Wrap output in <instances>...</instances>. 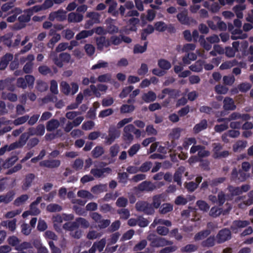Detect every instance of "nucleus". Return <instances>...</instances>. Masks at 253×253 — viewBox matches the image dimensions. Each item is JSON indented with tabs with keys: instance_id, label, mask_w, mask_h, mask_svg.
<instances>
[{
	"instance_id": "nucleus-11",
	"label": "nucleus",
	"mask_w": 253,
	"mask_h": 253,
	"mask_svg": "<svg viewBox=\"0 0 253 253\" xmlns=\"http://www.w3.org/2000/svg\"><path fill=\"white\" fill-rule=\"evenodd\" d=\"M35 175L34 173H28L26 175L25 179L23 181L21 188L23 190H27L32 185L33 180L35 178Z\"/></svg>"
},
{
	"instance_id": "nucleus-8",
	"label": "nucleus",
	"mask_w": 253,
	"mask_h": 253,
	"mask_svg": "<svg viewBox=\"0 0 253 253\" xmlns=\"http://www.w3.org/2000/svg\"><path fill=\"white\" fill-rule=\"evenodd\" d=\"M97 48L100 51H102L104 47H108L110 45L109 40L106 39L104 36L97 37L95 39Z\"/></svg>"
},
{
	"instance_id": "nucleus-10",
	"label": "nucleus",
	"mask_w": 253,
	"mask_h": 253,
	"mask_svg": "<svg viewBox=\"0 0 253 253\" xmlns=\"http://www.w3.org/2000/svg\"><path fill=\"white\" fill-rule=\"evenodd\" d=\"M29 138L28 135L24 132L20 135L18 141L14 142L11 144L14 149L21 148L26 144Z\"/></svg>"
},
{
	"instance_id": "nucleus-41",
	"label": "nucleus",
	"mask_w": 253,
	"mask_h": 253,
	"mask_svg": "<svg viewBox=\"0 0 253 253\" xmlns=\"http://www.w3.org/2000/svg\"><path fill=\"white\" fill-rule=\"evenodd\" d=\"M76 222L78 225V228L80 226L84 228H87L90 226V223L86 219L83 217L77 218Z\"/></svg>"
},
{
	"instance_id": "nucleus-38",
	"label": "nucleus",
	"mask_w": 253,
	"mask_h": 253,
	"mask_svg": "<svg viewBox=\"0 0 253 253\" xmlns=\"http://www.w3.org/2000/svg\"><path fill=\"white\" fill-rule=\"evenodd\" d=\"M246 6L244 4H239L236 5L233 8V11L236 13V16L239 18H242L243 14L242 11L245 9Z\"/></svg>"
},
{
	"instance_id": "nucleus-22",
	"label": "nucleus",
	"mask_w": 253,
	"mask_h": 253,
	"mask_svg": "<svg viewBox=\"0 0 253 253\" xmlns=\"http://www.w3.org/2000/svg\"><path fill=\"white\" fill-rule=\"evenodd\" d=\"M32 13L28 9L24 10L23 13L18 17V20L20 23H27L30 21Z\"/></svg>"
},
{
	"instance_id": "nucleus-36",
	"label": "nucleus",
	"mask_w": 253,
	"mask_h": 253,
	"mask_svg": "<svg viewBox=\"0 0 253 253\" xmlns=\"http://www.w3.org/2000/svg\"><path fill=\"white\" fill-rule=\"evenodd\" d=\"M93 32L90 30H83L76 36V40H81L92 36Z\"/></svg>"
},
{
	"instance_id": "nucleus-31",
	"label": "nucleus",
	"mask_w": 253,
	"mask_h": 253,
	"mask_svg": "<svg viewBox=\"0 0 253 253\" xmlns=\"http://www.w3.org/2000/svg\"><path fill=\"white\" fill-rule=\"evenodd\" d=\"M48 84L45 82L41 80H38L36 82V89L40 92H43L47 90Z\"/></svg>"
},
{
	"instance_id": "nucleus-62",
	"label": "nucleus",
	"mask_w": 253,
	"mask_h": 253,
	"mask_svg": "<svg viewBox=\"0 0 253 253\" xmlns=\"http://www.w3.org/2000/svg\"><path fill=\"white\" fill-rule=\"evenodd\" d=\"M135 109V107L132 105H123L121 108L120 111L122 113H129L133 112Z\"/></svg>"
},
{
	"instance_id": "nucleus-54",
	"label": "nucleus",
	"mask_w": 253,
	"mask_h": 253,
	"mask_svg": "<svg viewBox=\"0 0 253 253\" xmlns=\"http://www.w3.org/2000/svg\"><path fill=\"white\" fill-rule=\"evenodd\" d=\"M84 49L86 52V54L89 56H92L95 51V47L91 44L87 43L85 44L84 46Z\"/></svg>"
},
{
	"instance_id": "nucleus-64",
	"label": "nucleus",
	"mask_w": 253,
	"mask_h": 253,
	"mask_svg": "<svg viewBox=\"0 0 253 253\" xmlns=\"http://www.w3.org/2000/svg\"><path fill=\"white\" fill-rule=\"evenodd\" d=\"M140 148V145L139 144H135L132 145L128 150V155L132 157L135 155Z\"/></svg>"
},
{
	"instance_id": "nucleus-20",
	"label": "nucleus",
	"mask_w": 253,
	"mask_h": 253,
	"mask_svg": "<svg viewBox=\"0 0 253 253\" xmlns=\"http://www.w3.org/2000/svg\"><path fill=\"white\" fill-rule=\"evenodd\" d=\"M208 123L206 120L203 119L198 124H196L193 127V130L194 133H198L202 130L207 128Z\"/></svg>"
},
{
	"instance_id": "nucleus-4",
	"label": "nucleus",
	"mask_w": 253,
	"mask_h": 253,
	"mask_svg": "<svg viewBox=\"0 0 253 253\" xmlns=\"http://www.w3.org/2000/svg\"><path fill=\"white\" fill-rule=\"evenodd\" d=\"M121 135L120 131L118 130L115 126H111L108 129V135L104 138L105 143L107 145H111L115 139L118 138Z\"/></svg>"
},
{
	"instance_id": "nucleus-47",
	"label": "nucleus",
	"mask_w": 253,
	"mask_h": 253,
	"mask_svg": "<svg viewBox=\"0 0 253 253\" xmlns=\"http://www.w3.org/2000/svg\"><path fill=\"white\" fill-rule=\"evenodd\" d=\"M62 92L65 95L70 94V86L68 83L65 81H62L60 84Z\"/></svg>"
},
{
	"instance_id": "nucleus-30",
	"label": "nucleus",
	"mask_w": 253,
	"mask_h": 253,
	"mask_svg": "<svg viewBox=\"0 0 253 253\" xmlns=\"http://www.w3.org/2000/svg\"><path fill=\"white\" fill-rule=\"evenodd\" d=\"M163 94L169 95V97L175 98L179 96V91L176 89L166 88L162 91Z\"/></svg>"
},
{
	"instance_id": "nucleus-6",
	"label": "nucleus",
	"mask_w": 253,
	"mask_h": 253,
	"mask_svg": "<svg viewBox=\"0 0 253 253\" xmlns=\"http://www.w3.org/2000/svg\"><path fill=\"white\" fill-rule=\"evenodd\" d=\"M250 224L248 220H234L231 225L230 229L233 232L237 233L239 228H243Z\"/></svg>"
},
{
	"instance_id": "nucleus-9",
	"label": "nucleus",
	"mask_w": 253,
	"mask_h": 253,
	"mask_svg": "<svg viewBox=\"0 0 253 253\" xmlns=\"http://www.w3.org/2000/svg\"><path fill=\"white\" fill-rule=\"evenodd\" d=\"M13 59V55L10 53H7L2 56L0 60V70H4Z\"/></svg>"
},
{
	"instance_id": "nucleus-60",
	"label": "nucleus",
	"mask_w": 253,
	"mask_h": 253,
	"mask_svg": "<svg viewBox=\"0 0 253 253\" xmlns=\"http://www.w3.org/2000/svg\"><path fill=\"white\" fill-rule=\"evenodd\" d=\"M252 87V85L247 82H244L238 85V88L242 92H246L249 90Z\"/></svg>"
},
{
	"instance_id": "nucleus-29",
	"label": "nucleus",
	"mask_w": 253,
	"mask_h": 253,
	"mask_svg": "<svg viewBox=\"0 0 253 253\" xmlns=\"http://www.w3.org/2000/svg\"><path fill=\"white\" fill-rule=\"evenodd\" d=\"M13 34L12 33H7L4 36L0 37V41L2 42L5 45L9 47H11L12 46V41L11 39L13 37Z\"/></svg>"
},
{
	"instance_id": "nucleus-16",
	"label": "nucleus",
	"mask_w": 253,
	"mask_h": 253,
	"mask_svg": "<svg viewBox=\"0 0 253 253\" xmlns=\"http://www.w3.org/2000/svg\"><path fill=\"white\" fill-rule=\"evenodd\" d=\"M60 125V122L58 120L54 119H51L46 123V130L47 131H53L57 129Z\"/></svg>"
},
{
	"instance_id": "nucleus-63",
	"label": "nucleus",
	"mask_w": 253,
	"mask_h": 253,
	"mask_svg": "<svg viewBox=\"0 0 253 253\" xmlns=\"http://www.w3.org/2000/svg\"><path fill=\"white\" fill-rule=\"evenodd\" d=\"M44 237L46 240L50 241H57L58 236L52 231L47 230L44 232Z\"/></svg>"
},
{
	"instance_id": "nucleus-52",
	"label": "nucleus",
	"mask_w": 253,
	"mask_h": 253,
	"mask_svg": "<svg viewBox=\"0 0 253 253\" xmlns=\"http://www.w3.org/2000/svg\"><path fill=\"white\" fill-rule=\"evenodd\" d=\"M61 39V36L59 34H55L47 43V46L50 48H53L54 44L57 42Z\"/></svg>"
},
{
	"instance_id": "nucleus-53",
	"label": "nucleus",
	"mask_w": 253,
	"mask_h": 253,
	"mask_svg": "<svg viewBox=\"0 0 253 253\" xmlns=\"http://www.w3.org/2000/svg\"><path fill=\"white\" fill-rule=\"evenodd\" d=\"M241 169L244 171L249 172V171L252 169V171L253 173V161L250 163L249 162H244L241 164Z\"/></svg>"
},
{
	"instance_id": "nucleus-5",
	"label": "nucleus",
	"mask_w": 253,
	"mask_h": 253,
	"mask_svg": "<svg viewBox=\"0 0 253 253\" xmlns=\"http://www.w3.org/2000/svg\"><path fill=\"white\" fill-rule=\"evenodd\" d=\"M231 238V231L228 228L220 230L216 235L215 240L218 244L223 243Z\"/></svg>"
},
{
	"instance_id": "nucleus-57",
	"label": "nucleus",
	"mask_w": 253,
	"mask_h": 253,
	"mask_svg": "<svg viewBox=\"0 0 253 253\" xmlns=\"http://www.w3.org/2000/svg\"><path fill=\"white\" fill-rule=\"evenodd\" d=\"M106 243L105 238H102L98 242H96L93 243V246L97 249V250L101 252L103 251Z\"/></svg>"
},
{
	"instance_id": "nucleus-58",
	"label": "nucleus",
	"mask_w": 253,
	"mask_h": 253,
	"mask_svg": "<svg viewBox=\"0 0 253 253\" xmlns=\"http://www.w3.org/2000/svg\"><path fill=\"white\" fill-rule=\"evenodd\" d=\"M117 3L113 2L109 7L108 12L110 13L112 16L118 17L119 15V11L116 10Z\"/></svg>"
},
{
	"instance_id": "nucleus-33",
	"label": "nucleus",
	"mask_w": 253,
	"mask_h": 253,
	"mask_svg": "<svg viewBox=\"0 0 253 253\" xmlns=\"http://www.w3.org/2000/svg\"><path fill=\"white\" fill-rule=\"evenodd\" d=\"M173 210V205L169 203L163 204L160 207L159 212L162 214H165Z\"/></svg>"
},
{
	"instance_id": "nucleus-7",
	"label": "nucleus",
	"mask_w": 253,
	"mask_h": 253,
	"mask_svg": "<svg viewBox=\"0 0 253 253\" xmlns=\"http://www.w3.org/2000/svg\"><path fill=\"white\" fill-rule=\"evenodd\" d=\"M66 11L62 9H59L56 11L51 12L49 15V19L54 21L56 19L58 21H63L66 18Z\"/></svg>"
},
{
	"instance_id": "nucleus-45",
	"label": "nucleus",
	"mask_w": 253,
	"mask_h": 253,
	"mask_svg": "<svg viewBox=\"0 0 253 253\" xmlns=\"http://www.w3.org/2000/svg\"><path fill=\"white\" fill-rule=\"evenodd\" d=\"M62 210V207L57 204H50L46 207V210L50 212H58Z\"/></svg>"
},
{
	"instance_id": "nucleus-27",
	"label": "nucleus",
	"mask_w": 253,
	"mask_h": 253,
	"mask_svg": "<svg viewBox=\"0 0 253 253\" xmlns=\"http://www.w3.org/2000/svg\"><path fill=\"white\" fill-rule=\"evenodd\" d=\"M107 190V186L106 184H99L92 187L91 189V192L94 194L98 195Z\"/></svg>"
},
{
	"instance_id": "nucleus-37",
	"label": "nucleus",
	"mask_w": 253,
	"mask_h": 253,
	"mask_svg": "<svg viewBox=\"0 0 253 253\" xmlns=\"http://www.w3.org/2000/svg\"><path fill=\"white\" fill-rule=\"evenodd\" d=\"M104 153V149L101 146H96L91 151L92 156L94 158H97Z\"/></svg>"
},
{
	"instance_id": "nucleus-49",
	"label": "nucleus",
	"mask_w": 253,
	"mask_h": 253,
	"mask_svg": "<svg viewBox=\"0 0 253 253\" xmlns=\"http://www.w3.org/2000/svg\"><path fill=\"white\" fill-rule=\"evenodd\" d=\"M182 130V129L180 127L174 128L171 130L169 135L171 138L173 139H178L180 136Z\"/></svg>"
},
{
	"instance_id": "nucleus-39",
	"label": "nucleus",
	"mask_w": 253,
	"mask_h": 253,
	"mask_svg": "<svg viewBox=\"0 0 253 253\" xmlns=\"http://www.w3.org/2000/svg\"><path fill=\"white\" fill-rule=\"evenodd\" d=\"M113 20L111 18H108L106 20L107 24H109L107 26V32L110 34L117 33L119 31L118 28L115 25L112 24V21Z\"/></svg>"
},
{
	"instance_id": "nucleus-14",
	"label": "nucleus",
	"mask_w": 253,
	"mask_h": 253,
	"mask_svg": "<svg viewBox=\"0 0 253 253\" xmlns=\"http://www.w3.org/2000/svg\"><path fill=\"white\" fill-rule=\"evenodd\" d=\"M173 242L167 240L164 238L157 237L152 241L153 246L157 247H164L168 245H171Z\"/></svg>"
},
{
	"instance_id": "nucleus-40",
	"label": "nucleus",
	"mask_w": 253,
	"mask_h": 253,
	"mask_svg": "<svg viewBox=\"0 0 253 253\" xmlns=\"http://www.w3.org/2000/svg\"><path fill=\"white\" fill-rule=\"evenodd\" d=\"M203 63L201 60H198L194 64L189 66V69L195 72H200L203 69Z\"/></svg>"
},
{
	"instance_id": "nucleus-15",
	"label": "nucleus",
	"mask_w": 253,
	"mask_h": 253,
	"mask_svg": "<svg viewBox=\"0 0 253 253\" xmlns=\"http://www.w3.org/2000/svg\"><path fill=\"white\" fill-rule=\"evenodd\" d=\"M12 80L9 78L0 80V90L7 89L10 91H13L14 87L12 85Z\"/></svg>"
},
{
	"instance_id": "nucleus-59",
	"label": "nucleus",
	"mask_w": 253,
	"mask_h": 253,
	"mask_svg": "<svg viewBox=\"0 0 253 253\" xmlns=\"http://www.w3.org/2000/svg\"><path fill=\"white\" fill-rule=\"evenodd\" d=\"M63 228L65 230L71 231V232L78 228L76 220L74 222L65 223L63 226Z\"/></svg>"
},
{
	"instance_id": "nucleus-50",
	"label": "nucleus",
	"mask_w": 253,
	"mask_h": 253,
	"mask_svg": "<svg viewBox=\"0 0 253 253\" xmlns=\"http://www.w3.org/2000/svg\"><path fill=\"white\" fill-rule=\"evenodd\" d=\"M226 180V178L224 177L215 178L212 179H209L210 186L214 187L219 184L223 183Z\"/></svg>"
},
{
	"instance_id": "nucleus-18",
	"label": "nucleus",
	"mask_w": 253,
	"mask_h": 253,
	"mask_svg": "<svg viewBox=\"0 0 253 253\" xmlns=\"http://www.w3.org/2000/svg\"><path fill=\"white\" fill-rule=\"evenodd\" d=\"M111 171V169L109 168H103L102 169H94L91 170L90 173L95 177L100 178L104 177V173H110Z\"/></svg>"
},
{
	"instance_id": "nucleus-17",
	"label": "nucleus",
	"mask_w": 253,
	"mask_h": 253,
	"mask_svg": "<svg viewBox=\"0 0 253 253\" xmlns=\"http://www.w3.org/2000/svg\"><path fill=\"white\" fill-rule=\"evenodd\" d=\"M84 16L79 13L71 12L68 15L69 23H79L83 20Z\"/></svg>"
},
{
	"instance_id": "nucleus-46",
	"label": "nucleus",
	"mask_w": 253,
	"mask_h": 253,
	"mask_svg": "<svg viewBox=\"0 0 253 253\" xmlns=\"http://www.w3.org/2000/svg\"><path fill=\"white\" fill-rule=\"evenodd\" d=\"M197 141L194 137L185 138L183 141V147L185 149H188L191 145H195Z\"/></svg>"
},
{
	"instance_id": "nucleus-3",
	"label": "nucleus",
	"mask_w": 253,
	"mask_h": 253,
	"mask_svg": "<svg viewBox=\"0 0 253 253\" xmlns=\"http://www.w3.org/2000/svg\"><path fill=\"white\" fill-rule=\"evenodd\" d=\"M250 177L249 172H247L242 169L237 170L236 168H234L231 172V179L232 180L238 182H243Z\"/></svg>"
},
{
	"instance_id": "nucleus-23",
	"label": "nucleus",
	"mask_w": 253,
	"mask_h": 253,
	"mask_svg": "<svg viewBox=\"0 0 253 253\" xmlns=\"http://www.w3.org/2000/svg\"><path fill=\"white\" fill-rule=\"evenodd\" d=\"M15 193L13 191H10L6 194L0 195V203H3L7 204L12 201L14 198Z\"/></svg>"
},
{
	"instance_id": "nucleus-43",
	"label": "nucleus",
	"mask_w": 253,
	"mask_h": 253,
	"mask_svg": "<svg viewBox=\"0 0 253 253\" xmlns=\"http://www.w3.org/2000/svg\"><path fill=\"white\" fill-rule=\"evenodd\" d=\"M102 235V233L95 230H90L86 234V238L89 240H94L100 238Z\"/></svg>"
},
{
	"instance_id": "nucleus-34",
	"label": "nucleus",
	"mask_w": 253,
	"mask_h": 253,
	"mask_svg": "<svg viewBox=\"0 0 253 253\" xmlns=\"http://www.w3.org/2000/svg\"><path fill=\"white\" fill-rule=\"evenodd\" d=\"M238 64V62L236 60L227 61L222 63L219 68L221 70H226L230 69Z\"/></svg>"
},
{
	"instance_id": "nucleus-44",
	"label": "nucleus",
	"mask_w": 253,
	"mask_h": 253,
	"mask_svg": "<svg viewBox=\"0 0 253 253\" xmlns=\"http://www.w3.org/2000/svg\"><path fill=\"white\" fill-rule=\"evenodd\" d=\"M162 195H156L153 197L151 205L155 209H158L162 203Z\"/></svg>"
},
{
	"instance_id": "nucleus-21",
	"label": "nucleus",
	"mask_w": 253,
	"mask_h": 253,
	"mask_svg": "<svg viewBox=\"0 0 253 253\" xmlns=\"http://www.w3.org/2000/svg\"><path fill=\"white\" fill-rule=\"evenodd\" d=\"M211 234L210 230L205 229L196 233L194 237L195 242L201 241L206 238Z\"/></svg>"
},
{
	"instance_id": "nucleus-24",
	"label": "nucleus",
	"mask_w": 253,
	"mask_h": 253,
	"mask_svg": "<svg viewBox=\"0 0 253 253\" xmlns=\"http://www.w3.org/2000/svg\"><path fill=\"white\" fill-rule=\"evenodd\" d=\"M184 171L185 168L183 167H180L178 169L174 174V181L176 182L177 184L179 186L181 185L182 182L181 181V178Z\"/></svg>"
},
{
	"instance_id": "nucleus-61",
	"label": "nucleus",
	"mask_w": 253,
	"mask_h": 253,
	"mask_svg": "<svg viewBox=\"0 0 253 253\" xmlns=\"http://www.w3.org/2000/svg\"><path fill=\"white\" fill-rule=\"evenodd\" d=\"M112 79V75L110 73H107L99 75L97 78V81L100 83L109 82Z\"/></svg>"
},
{
	"instance_id": "nucleus-55",
	"label": "nucleus",
	"mask_w": 253,
	"mask_h": 253,
	"mask_svg": "<svg viewBox=\"0 0 253 253\" xmlns=\"http://www.w3.org/2000/svg\"><path fill=\"white\" fill-rule=\"evenodd\" d=\"M29 119V116L28 115H25L16 119L12 122V123L15 126H19L26 123Z\"/></svg>"
},
{
	"instance_id": "nucleus-2",
	"label": "nucleus",
	"mask_w": 253,
	"mask_h": 253,
	"mask_svg": "<svg viewBox=\"0 0 253 253\" xmlns=\"http://www.w3.org/2000/svg\"><path fill=\"white\" fill-rule=\"evenodd\" d=\"M35 81V77L31 75H27L24 77L18 78L16 80V86L22 89H26L28 86L33 88Z\"/></svg>"
},
{
	"instance_id": "nucleus-25",
	"label": "nucleus",
	"mask_w": 253,
	"mask_h": 253,
	"mask_svg": "<svg viewBox=\"0 0 253 253\" xmlns=\"http://www.w3.org/2000/svg\"><path fill=\"white\" fill-rule=\"evenodd\" d=\"M159 224L164 225L167 227H170L172 225L171 221L169 220H166L156 217L151 226L155 227L156 225Z\"/></svg>"
},
{
	"instance_id": "nucleus-56",
	"label": "nucleus",
	"mask_w": 253,
	"mask_h": 253,
	"mask_svg": "<svg viewBox=\"0 0 253 253\" xmlns=\"http://www.w3.org/2000/svg\"><path fill=\"white\" fill-rule=\"evenodd\" d=\"M147 245V241L146 240H142L134 246L133 250L135 252L140 251L143 250L146 247Z\"/></svg>"
},
{
	"instance_id": "nucleus-28",
	"label": "nucleus",
	"mask_w": 253,
	"mask_h": 253,
	"mask_svg": "<svg viewBox=\"0 0 253 253\" xmlns=\"http://www.w3.org/2000/svg\"><path fill=\"white\" fill-rule=\"evenodd\" d=\"M247 145V141L245 140H238L233 146L234 152H240L244 149Z\"/></svg>"
},
{
	"instance_id": "nucleus-32",
	"label": "nucleus",
	"mask_w": 253,
	"mask_h": 253,
	"mask_svg": "<svg viewBox=\"0 0 253 253\" xmlns=\"http://www.w3.org/2000/svg\"><path fill=\"white\" fill-rule=\"evenodd\" d=\"M178 21L182 24H187L189 22V19L187 16V11L184 10L178 13L177 16Z\"/></svg>"
},
{
	"instance_id": "nucleus-42",
	"label": "nucleus",
	"mask_w": 253,
	"mask_h": 253,
	"mask_svg": "<svg viewBox=\"0 0 253 253\" xmlns=\"http://www.w3.org/2000/svg\"><path fill=\"white\" fill-rule=\"evenodd\" d=\"M215 244V238L210 236L201 243V246L204 247H211Z\"/></svg>"
},
{
	"instance_id": "nucleus-19",
	"label": "nucleus",
	"mask_w": 253,
	"mask_h": 253,
	"mask_svg": "<svg viewBox=\"0 0 253 253\" xmlns=\"http://www.w3.org/2000/svg\"><path fill=\"white\" fill-rule=\"evenodd\" d=\"M142 99L146 103H150L156 100L157 98L156 94L153 91L150 90L144 93L142 95Z\"/></svg>"
},
{
	"instance_id": "nucleus-1",
	"label": "nucleus",
	"mask_w": 253,
	"mask_h": 253,
	"mask_svg": "<svg viewBox=\"0 0 253 253\" xmlns=\"http://www.w3.org/2000/svg\"><path fill=\"white\" fill-rule=\"evenodd\" d=\"M133 134H135L136 138H139L141 135V131L136 128L132 124H128L124 126L123 131V139L127 143H131L133 139Z\"/></svg>"
},
{
	"instance_id": "nucleus-48",
	"label": "nucleus",
	"mask_w": 253,
	"mask_h": 253,
	"mask_svg": "<svg viewBox=\"0 0 253 253\" xmlns=\"http://www.w3.org/2000/svg\"><path fill=\"white\" fill-rule=\"evenodd\" d=\"M77 195L78 197L82 198H87L90 200L94 198L93 195L90 192L86 190H80L78 192Z\"/></svg>"
},
{
	"instance_id": "nucleus-26",
	"label": "nucleus",
	"mask_w": 253,
	"mask_h": 253,
	"mask_svg": "<svg viewBox=\"0 0 253 253\" xmlns=\"http://www.w3.org/2000/svg\"><path fill=\"white\" fill-rule=\"evenodd\" d=\"M156 187L150 182L145 181L139 185V189L141 191H151L155 189Z\"/></svg>"
},
{
	"instance_id": "nucleus-13",
	"label": "nucleus",
	"mask_w": 253,
	"mask_h": 253,
	"mask_svg": "<svg viewBox=\"0 0 253 253\" xmlns=\"http://www.w3.org/2000/svg\"><path fill=\"white\" fill-rule=\"evenodd\" d=\"M223 108L226 111H233L236 109V106L235 104L233 99L229 97H226L223 101Z\"/></svg>"
},
{
	"instance_id": "nucleus-35",
	"label": "nucleus",
	"mask_w": 253,
	"mask_h": 253,
	"mask_svg": "<svg viewBox=\"0 0 253 253\" xmlns=\"http://www.w3.org/2000/svg\"><path fill=\"white\" fill-rule=\"evenodd\" d=\"M29 197L27 194H23L17 197L14 201L13 204L16 207H19L24 204L28 200Z\"/></svg>"
},
{
	"instance_id": "nucleus-51",
	"label": "nucleus",
	"mask_w": 253,
	"mask_h": 253,
	"mask_svg": "<svg viewBox=\"0 0 253 253\" xmlns=\"http://www.w3.org/2000/svg\"><path fill=\"white\" fill-rule=\"evenodd\" d=\"M158 65L159 67L163 70H169L171 67V64L168 61L161 59L158 61Z\"/></svg>"
},
{
	"instance_id": "nucleus-12",
	"label": "nucleus",
	"mask_w": 253,
	"mask_h": 253,
	"mask_svg": "<svg viewBox=\"0 0 253 253\" xmlns=\"http://www.w3.org/2000/svg\"><path fill=\"white\" fill-rule=\"evenodd\" d=\"M61 164L59 160H46L40 162V165L48 168H56L60 166Z\"/></svg>"
}]
</instances>
